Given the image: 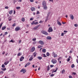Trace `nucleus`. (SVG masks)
Segmentation results:
<instances>
[{
    "instance_id": "37998d69",
    "label": "nucleus",
    "mask_w": 78,
    "mask_h": 78,
    "mask_svg": "<svg viewBox=\"0 0 78 78\" xmlns=\"http://www.w3.org/2000/svg\"><path fill=\"white\" fill-rule=\"evenodd\" d=\"M74 26L75 27H78V25L76 24L74 25Z\"/></svg>"
},
{
    "instance_id": "412c9836",
    "label": "nucleus",
    "mask_w": 78,
    "mask_h": 78,
    "mask_svg": "<svg viewBox=\"0 0 78 78\" xmlns=\"http://www.w3.org/2000/svg\"><path fill=\"white\" fill-rule=\"evenodd\" d=\"M43 46L41 45H39L38 46V48H41V47H43Z\"/></svg>"
},
{
    "instance_id": "393cba45",
    "label": "nucleus",
    "mask_w": 78,
    "mask_h": 78,
    "mask_svg": "<svg viewBox=\"0 0 78 78\" xmlns=\"http://www.w3.org/2000/svg\"><path fill=\"white\" fill-rule=\"evenodd\" d=\"M33 59V57H31L30 58H29V61H31V60H32Z\"/></svg>"
},
{
    "instance_id": "a878e982",
    "label": "nucleus",
    "mask_w": 78,
    "mask_h": 78,
    "mask_svg": "<svg viewBox=\"0 0 78 78\" xmlns=\"http://www.w3.org/2000/svg\"><path fill=\"white\" fill-rule=\"evenodd\" d=\"M51 12H49L47 15V18H48V16H49L50 15V14Z\"/></svg>"
},
{
    "instance_id": "4be33fe9",
    "label": "nucleus",
    "mask_w": 78,
    "mask_h": 78,
    "mask_svg": "<svg viewBox=\"0 0 78 78\" xmlns=\"http://www.w3.org/2000/svg\"><path fill=\"white\" fill-rule=\"evenodd\" d=\"M57 24H58V25H60V26H61V23L59 21L57 22Z\"/></svg>"
},
{
    "instance_id": "cd10ccee",
    "label": "nucleus",
    "mask_w": 78,
    "mask_h": 78,
    "mask_svg": "<svg viewBox=\"0 0 78 78\" xmlns=\"http://www.w3.org/2000/svg\"><path fill=\"white\" fill-rule=\"evenodd\" d=\"M33 55L34 57H36V56L37 54L36 53V52H35L34 53H33Z\"/></svg>"
},
{
    "instance_id": "79ce46f5",
    "label": "nucleus",
    "mask_w": 78,
    "mask_h": 78,
    "mask_svg": "<svg viewBox=\"0 0 78 78\" xmlns=\"http://www.w3.org/2000/svg\"><path fill=\"white\" fill-rule=\"evenodd\" d=\"M64 33H62L61 34V36H64Z\"/></svg>"
},
{
    "instance_id": "052dcab7",
    "label": "nucleus",
    "mask_w": 78,
    "mask_h": 78,
    "mask_svg": "<svg viewBox=\"0 0 78 78\" xmlns=\"http://www.w3.org/2000/svg\"><path fill=\"white\" fill-rule=\"evenodd\" d=\"M5 9H8V6H5Z\"/></svg>"
},
{
    "instance_id": "aec40b11",
    "label": "nucleus",
    "mask_w": 78,
    "mask_h": 78,
    "mask_svg": "<svg viewBox=\"0 0 78 78\" xmlns=\"http://www.w3.org/2000/svg\"><path fill=\"white\" fill-rule=\"evenodd\" d=\"M6 26H4V27H2V30H4L5 29H6Z\"/></svg>"
},
{
    "instance_id": "338daca9",
    "label": "nucleus",
    "mask_w": 78,
    "mask_h": 78,
    "mask_svg": "<svg viewBox=\"0 0 78 78\" xmlns=\"http://www.w3.org/2000/svg\"><path fill=\"white\" fill-rule=\"evenodd\" d=\"M76 62H77V63L78 64V59H76Z\"/></svg>"
},
{
    "instance_id": "58836bf2",
    "label": "nucleus",
    "mask_w": 78,
    "mask_h": 78,
    "mask_svg": "<svg viewBox=\"0 0 78 78\" xmlns=\"http://www.w3.org/2000/svg\"><path fill=\"white\" fill-rule=\"evenodd\" d=\"M20 7H16V9H20Z\"/></svg>"
},
{
    "instance_id": "c9c22d12",
    "label": "nucleus",
    "mask_w": 78,
    "mask_h": 78,
    "mask_svg": "<svg viewBox=\"0 0 78 78\" xmlns=\"http://www.w3.org/2000/svg\"><path fill=\"white\" fill-rule=\"evenodd\" d=\"M2 68H5V66L4 64H3L2 65Z\"/></svg>"
},
{
    "instance_id": "dca6fc26",
    "label": "nucleus",
    "mask_w": 78,
    "mask_h": 78,
    "mask_svg": "<svg viewBox=\"0 0 78 78\" xmlns=\"http://www.w3.org/2000/svg\"><path fill=\"white\" fill-rule=\"evenodd\" d=\"M37 59H38L39 60H41V59H42V58L41 57V56H38L37 57Z\"/></svg>"
},
{
    "instance_id": "a18cd8bd",
    "label": "nucleus",
    "mask_w": 78,
    "mask_h": 78,
    "mask_svg": "<svg viewBox=\"0 0 78 78\" xmlns=\"http://www.w3.org/2000/svg\"><path fill=\"white\" fill-rule=\"evenodd\" d=\"M62 59V57H60L58 58V60H60V59Z\"/></svg>"
},
{
    "instance_id": "5fc2aeb1",
    "label": "nucleus",
    "mask_w": 78,
    "mask_h": 78,
    "mask_svg": "<svg viewBox=\"0 0 78 78\" xmlns=\"http://www.w3.org/2000/svg\"><path fill=\"white\" fill-rule=\"evenodd\" d=\"M54 75H55L54 74H52L50 76H51V77L53 76Z\"/></svg>"
},
{
    "instance_id": "f257e3e1",
    "label": "nucleus",
    "mask_w": 78,
    "mask_h": 78,
    "mask_svg": "<svg viewBox=\"0 0 78 78\" xmlns=\"http://www.w3.org/2000/svg\"><path fill=\"white\" fill-rule=\"evenodd\" d=\"M51 61L53 64H56L57 62V60L55 59H52Z\"/></svg>"
},
{
    "instance_id": "f8f14e48",
    "label": "nucleus",
    "mask_w": 78,
    "mask_h": 78,
    "mask_svg": "<svg viewBox=\"0 0 78 78\" xmlns=\"http://www.w3.org/2000/svg\"><path fill=\"white\" fill-rule=\"evenodd\" d=\"M9 61H6V62H5L4 63V64L5 65H7V64H8V63H9Z\"/></svg>"
},
{
    "instance_id": "e2e57ef3",
    "label": "nucleus",
    "mask_w": 78,
    "mask_h": 78,
    "mask_svg": "<svg viewBox=\"0 0 78 78\" xmlns=\"http://www.w3.org/2000/svg\"><path fill=\"white\" fill-rule=\"evenodd\" d=\"M30 2H34V0H30Z\"/></svg>"
},
{
    "instance_id": "9d476101",
    "label": "nucleus",
    "mask_w": 78,
    "mask_h": 78,
    "mask_svg": "<svg viewBox=\"0 0 78 78\" xmlns=\"http://www.w3.org/2000/svg\"><path fill=\"white\" fill-rule=\"evenodd\" d=\"M43 6H46V2L45 1H43L42 3Z\"/></svg>"
},
{
    "instance_id": "c756f323",
    "label": "nucleus",
    "mask_w": 78,
    "mask_h": 78,
    "mask_svg": "<svg viewBox=\"0 0 78 78\" xmlns=\"http://www.w3.org/2000/svg\"><path fill=\"white\" fill-rule=\"evenodd\" d=\"M22 22H25V18H22Z\"/></svg>"
},
{
    "instance_id": "39448f33",
    "label": "nucleus",
    "mask_w": 78,
    "mask_h": 78,
    "mask_svg": "<svg viewBox=\"0 0 78 78\" xmlns=\"http://www.w3.org/2000/svg\"><path fill=\"white\" fill-rule=\"evenodd\" d=\"M20 72H23V73H25L26 72V70L24 69H23L21 70Z\"/></svg>"
},
{
    "instance_id": "13d9d810",
    "label": "nucleus",
    "mask_w": 78,
    "mask_h": 78,
    "mask_svg": "<svg viewBox=\"0 0 78 78\" xmlns=\"http://www.w3.org/2000/svg\"><path fill=\"white\" fill-rule=\"evenodd\" d=\"M6 70V68H4L3 70V71H5V70Z\"/></svg>"
},
{
    "instance_id": "c03bdc74",
    "label": "nucleus",
    "mask_w": 78,
    "mask_h": 78,
    "mask_svg": "<svg viewBox=\"0 0 78 78\" xmlns=\"http://www.w3.org/2000/svg\"><path fill=\"white\" fill-rule=\"evenodd\" d=\"M34 25H37L38 24V23L37 22H35Z\"/></svg>"
},
{
    "instance_id": "8fccbe9b",
    "label": "nucleus",
    "mask_w": 78,
    "mask_h": 78,
    "mask_svg": "<svg viewBox=\"0 0 78 78\" xmlns=\"http://www.w3.org/2000/svg\"><path fill=\"white\" fill-rule=\"evenodd\" d=\"M39 23H43V21L41 20L39 22Z\"/></svg>"
},
{
    "instance_id": "9b49d317",
    "label": "nucleus",
    "mask_w": 78,
    "mask_h": 78,
    "mask_svg": "<svg viewBox=\"0 0 78 78\" xmlns=\"http://www.w3.org/2000/svg\"><path fill=\"white\" fill-rule=\"evenodd\" d=\"M30 64V62L27 63L25 66V67H27V66H28Z\"/></svg>"
},
{
    "instance_id": "864d4df0",
    "label": "nucleus",
    "mask_w": 78,
    "mask_h": 78,
    "mask_svg": "<svg viewBox=\"0 0 78 78\" xmlns=\"http://www.w3.org/2000/svg\"><path fill=\"white\" fill-rule=\"evenodd\" d=\"M21 42H22V40H20L18 42L19 44H20V43H21Z\"/></svg>"
},
{
    "instance_id": "2f4dec72",
    "label": "nucleus",
    "mask_w": 78,
    "mask_h": 78,
    "mask_svg": "<svg viewBox=\"0 0 78 78\" xmlns=\"http://www.w3.org/2000/svg\"><path fill=\"white\" fill-rule=\"evenodd\" d=\"M36 38H33L32 39V41H36Z\"/></svg>"
},
{
    "instance_id": "423d86ee",
    "label": "nucleus",
    "mask_w": 78,
    "mask_h": 78,
    "mask_svg": "<svg viewBox=\"0 0 78 78\" xmlns=\"http://www.w3.org/2000/svg\"><path fill=\"white\" fill-rule=\"evenodd\" d=\"M34 50H35V48L34 47H33L30 50V52L33 53V51H34Z\"/></svg>"
},
{
    "instance_id": "603ef678",
    "label": "nucleus",
    "mask_w": 78,
    "mask_h": 78,
    "mask_svg": "<svg viewBox=\"0 0 78 78\" xmlns=\"http://www.w3.org/2000/svg\"><path fill=\"white\" fill-rule=\"evenodd\" d=\"M39 11H37L36 14H39Z\"/></svg>"
},
{
    "instance_id": "bb28decb",
    "label": "nucleus",
    "mask_w": 78,
    "mask_h": 78,
    "mask_svg": "<svg viewBox=\"0 0 78 78\" xmlns=\"http://www.w3.org/2000/svg\"><path fill=\"white\" fill-rule=\"evenodd\" d=\"M13 11V10H11L9 12V14H12V12Z\"/></svg>"
},
{
    "instance_id": "6e6552de",
    "label": "nucleus",
    "mask_w": 78,
    "mask_h": 78,
    "mask_svg": "<svg viewBox=\"0 0 78 78\" xmlns=\"http://www.w3.org/2000/svg\"><path fill=\"white\" fill-rule=\"evenodd\" d=\"M38 43L41 45L44 44V43L42 41H40L38 42Z\"/></svg>"
},
{
    "instance_id": "20e7f679",
    "label": "nucleus",
    "mask_w": 78,
    "mask_h": 78,
    "mask_svg": "<svg viewBox=\"0 0 78 78\" xmlns=\"http://www.w3.org/2000/svg\"><path fill=\"white\" fill-rule=\"evenodd\" d=\"M48 31L49 32V33H50V32H52V31H53V29H52V27H49Z\"/></svg>"
},
{
    "instance_id": "4d7b16f0",
    "label": "nucleus",
    "mask_w": 78,
    "mask_h": 78,
    "mask_svg": "<svg viewBox=\"0 0 78 78\" xmlns=\"http://www.w3.org/2000/svg\"><path fill=\"white\" fill-rule=\"evenodd\" d=\"M15 25H16V24L14 23L12 25V27H15Z\"/></svg>"
},
{
    "instance_id": "0eeeda50",
    "label": "nucleus",
    "mask_w": 78,
    "mask_h": 78,
    "mask_svg": "<svg viewBox=\"0 0 78 78\" xmlns=\"http://www.w3.org/2000/svg\"><path fill=\"white\" fill-rule=\"evenodd\" d=\"M52 56H53V57H54V58H56V57H57V54H55V53L53 52L52 53Z\"/></svg>"
},
{
    "instance_id": "2eb2a0df",
    "label": "nucleus",
    "mask_w": 78,
    "mask_h": 78,
    "mask_svg": "<svg viewBox=\"0 0 78 78\" xmlns=\"http://www.w3.org/2000/svg\"><path fill=\"white\" fill-rule=\"evenodd\" d=\"M41 56H43V57H44V58H45L47 57V56H46L45 54H42Z\"/></svg>"
},
{
    "instance_id": "09e8293b",
    "label": "nucleus",
    "mask_w": 78,
    "mask_h": 78,
    "mask_svg": "<svg viewBox=\"0 0 78 78\" xmlns=\"http://www.w3.org/2000/svg\"><path fill=\"white\" fill-rule=\"evenodd\" d=\"M58 68H56L55 70V71L56 72H57V70H58Z\"/></svg>"
},
{
    "instance_id": "6ab92c4d",
    "label": "nucleus",
    "mask_w": 78,
    "mask_h": 78,
    "mask_svg": "<svg viewBox=\"0 0 78 78\" xmlns=\"http://www.w3.org/2000/svg\"><path fill=\"white\" fill-rule=\"evenodd\" d=\"M47 39H49V40H51V37L50 36H48L47 37Z\"/></svg>"
},
{
    "instance_id": "a211bd4d",
    "label": "nucleus",
    "mask_w": 78,
    "mask_h": 78,
    "mask_svg": "<svg viewBox=\"0 0 78 78\" xmlns=\"http://www.w3.org/2000/svg\"><path fill=\"white\" fill-rule=\"evenodd\" d=\"M31 10L32 11H35V9L34 7H32L31 8Z\"/></svg>"
},
{
    "instance_id": "ddd939ff",
    "label": "nucleus",
    "mask_w": 78,
    "mask_h": 78,
    "mask_svg": "<svg viewBox=\"0 0 78 78\" xmlns=\"http://www.w3.org/2000/svg\"><path fill=\"white\" fill-rule=\"evenodd\" d=\"M40 26V25H39L36 26V27H34V29H37V28H38V27H39Z\"/></svg>"
},
{
    "instance_id": "ea45409f",
    "label": "nucleus",
    "mask_w": 78,
    "mask_h": 78,
    "mask_svg": "<svg viewBox=\"0 0 78 78\" xmlns=\"http://www.w3.org/2000/svg\"><path fill=\"white\" fill-rule=\"evenodd\" d=\"M10 42H12V43H14V41H13V40H12L10 41Z\"/></svg>"
},
{
    "instance_id": "1a4fd4ad",
    "label": "nucleus",
    "mask_w": 78,
    "mask_h": 78,
    "mask_svg": "<svg viewBox=\"0 0 78 78\" xmlns=\"http://www.w3.org/2000/svg\"><path fill=\"white\" fill-rule=\"evenodd\" d=\"M70 18L72 19V20H73L74 19V16L72 14L70 15Z\"/></svg>"
},
{
    "instance_id": "f03ea898",
    "label": "nucleus",
    "mask_w": 78,
    "mask_h": 78,
    "mask_svg": "<svg viewBox=\"0 0 78 78\" xmlns=\"http://www.w3.org/2000/svg\"><path fill=\"white\" fill-rule=\"evenodd\" d=\"M21 30L20 27L18 26L16 27L15 28V31H19V30Z\"/></svg>"
},
{
    "instance_id": "f3484780",
    "label": "nucleus",
    "mask_w": 78,
    "mask_h": 78,
    "mask_svg": "<svg viewBox=\"0 0 78 78\" xmlns=\"http://www.w3.org/2000/svg\"><path fill=\"white\" fill-rule=\"evenodd\" d=\"M42 51L43 53H45L46 52V49H43L42 50Z\"/></svg>"
},
{
    "instance_id": "774afa93",
    "label": "nucleus",
    "mask_w": 78,
    "mask_h": 78,
    "mask_svg": "<svg viewBox=\"0 0 78 78\" xmlns=\"http://www.w3.org/2000/svg\"><path fill=\"white\" fill-rule=\"evenodd\" d=\"M14 14H16V11L15 10H14Z\"/></svg>"
},
{
    "instance_id": "5701e85b",
    "label": "nucleus",
    "mask_w": 78,
    "mask_h": 78,
    "mask_svg": "<svg viewBox=\"0 0 78 78\" xmlns=\"http://www.w3.org/2000/svg\"><path fill=\"white\" fill-rule=\"evenodd\" d=\"M44 7V9H47V7L45 6H43Z\"/></svg>"
},
{
    "instance_id": "69168bd1",
    "label": "nucleus",
    "mask_w": 78,
    "mask_h": 78,
    "mask_svg": "<svg viewBox=\"0 0 78 78\" xmlns=\"http://www.w3.org/2000/svg\"><path fill=\"white\" fill-rule=\"evenodd\" d=\"M54 72H56V71H52V73H54Z\"/></svg>"
},
{
    "instance_id": "0e129e2a",
    "label": "nucleus",
    "mask_w": 78,
    "mask_h": 78,
    "mask_svg": "<svg viewBox=\"0 0 78 78\" xmlns=\"http://www.w3.org/2000/svg\"><path fill=\"white\" fill-rule=\"evenodd\" d=\"M48 20V18L47 17V18H46V20H45V22H47V20Z\"/></svg>"
},
{
    "instance_id": "de8ad7c7",
    "label": "nucleus",
    "mask_w": 78,
    "mask_h": 78,
    "mask_svg": "<svg viewBox=\"0 0 78 78\" xmlns=\"http://www.w3.org/2000/svg\"><path fill=\"white\" fill-rule=\"evenodd\" d=\"M33 19H34V18H31L30 19V20H33Z\"/></svg>"
},
{
    "instance_id": "6e6d98bb",
    "label": "nucleus",
    "mask_w": 78,
    "mask_h": 78,
    "mask_svg": "<svg viewBox=\"0 0 78 78\" xmlns=\"http://www.w3.org/2000/svg\"><path fill=\"white\" fill-rule=\"evenodd\" d=\"M70 58H68L67 59V61H68V62H69V61H70Z\"/></svg>"
},
{
    "instance_id": "a19ab883",
    "label": "nucleus",
    "mask_w": 78,
    "mask_h": 78,
    "mask_svg": "<svg viewBox=\"0 0 78 78\" xmlns=\"http://www.w3.org/2000/svg\"><path fill=\"white\" fill-rule=\"evenodd\" d=\"M3 72L2 71L0 72V74H3Z\"/></svg>"
},
{
    "instance_id": "bf43d9fd",
    "label": "nucleus",
    "mask_w": 78,
    "mask_h": 78,
    "mask_svg": "<svg viewBox=\"0 0 78 78\" xmlns=\"http://www.w3.org/2000/svg\"><path fill=\"white\" fill-rule=\"evenodd\" d=\"M63 32H64V33H67L68 31H66V30H64L63 31Z\"/></svg>"
},
{
    "instance_id": "7c9ffc66",
    "label": "nucleus",
    "mask_w": 78,
    "mask_h": 78,
    "mask_svg": "<svg viewBox=\"0 0 78 78\" xmlns=\"http://www.w3.org/2000/svg\"><path fill=\"white\" fill-rule=\"evenodd\" d=\"M65 72V70L64 69H63L62 71V73H64Z\"/></svg>"
},
{
    "instance_id": "72a5a7b5",
    "label": "nucleus",
    "mask_w": 78,
    "mask_h": 78,
    "mask_svg": "<svg viewBox=\"0 0 78 78\" xmlns=\"http://www.w3.org/2000/svg\"><path fill=\"white\" fill-rule=\"evenodd\" d=\"M47 70L48 71H49V70H50V67H49V66H48V68L47 69Z\"/></svg>"
},
{
    "instance_id": "e433bc0d",
    "label": "nucleus",
    "mask_w": 78,
    "mask_h": 78,
    "mask_svg": "<svg viewBox=\"0 0 78 78\" xmlns=\"http://www.w3.org/2000/svg\"><path fill=\"white\" fill-rule=\"evenodd\" d=\"M49 55H50V54L49 53L47 52V56H49Z\"/></svg>"
},
{
    "instance_id": "3c124183",
    "label": "nucleus",
    "mask_w": 78,
    "mask_h": 78,
    "mask_svg": "<svg viewBox=\"0 0 78 78\" xmlns=\"http://www.w3.org/2000/svg\"><path fill=\"white\" fill-rule=\"evenodd\" d=\"M8 34V32H5V35H6V34Z\"/></svg>"
},
{
    "instance_id": "473e14b6",
    "label": "nucleus",
    "mask_w": 78,
    "mask_h": 78,
    "mask_svg": "<svg viewBox=\"0 0 78 78\" xmlns=\"http://www.w3.org/2000/svg\"><path fill=\"white\" fill-rule=\"evenodd\" d=\"M35 23V21H34L32 23H31V25H33L34 24V23Z\"/></svg>"
},
{
    "instance_id": "4468645a",
    "label": "nucleus",
    "mask_w": 78,
    "mask_h": 78,
    "mask_svg": "<svg viewBox=\"0 0 78 78\" xmlns=\"http://www.w3.org/2000/svg\"><path fill=\"white\" fill-rule=\"evenodd\" d=\"M24 59V57H21V58L20 59V61H23Z\"/></svg>"
},
{
    "instance_id": "7ed1b4c3",
    "label": "nucleus",
    "mask_w": 78,
    "mask_h": 78,
    "mask_svg": "<svg viewBox=\"0 0 78 78\" xmlns=\"http://www.w3.org/2000/svg\"><path fill=\"white\" fill-rule=\"evenodd\" d=\"M41 33L45 35H48V33H47V32L45 30H42L41 32Z\"/></svg>"
},
{
    "instance_id": "4c0bfd02",
    "label": "nucleus",
    "mask_w": 78,
    "mask_h": 78,
    "mask_svg": "<svg viewBox=\"0 0 78 78\" xmlns=\"http://www.w3.org/2000/svg\"><path fill=\"white\" fill-rule=\"evenodd\" d=\"M76 74V73L75 72H73L72 73V75H75Z\"/></svg>"
},
{
    "instance_id": "f704fd0d",
    "label": "nucleus",
    "mask_w": 78,
    "mask_h": 78,
    "mask_svg": "<svg viewBox=\"0 0 78 78\" xmlns=\"http://www.w3.org/2000/svg\"><path fill=\"white\" fill-rule=\"evenodd\" d=\"M75 67V65H74V64H73L71 66V67L72 68H73Z\"/></svg>"
},
{
    "instance_id": "680f3d73",
    "label": "nucleus",
    "mask_w": 78,
    "mask_h": 78,
    "mask_svg": "<svg viewBox=\"0 0 78 78\" xmlns=\"http://www.w3.org/2000/svg\"><path fill=\"white\" fill-rule=\"evenodd\" d=\"M50 66L51 67H54V65H51Z\"/></svg>"
},
{
    "instance_id": "49530a36",
    "label": "nucleus",
    "mask_w": 78,
    "mask_h": 78,
    "mask_svg": "<svg viewBox=\"0 0 78 78\" xmlns=\"http://www.w3.org/2000/svg\"><path fill=\"white\" fill-rule=\"evenodd\" d=\"M69 78H73V77H72V76L70 75L69 76Z\"/></svg>"
},
{
    "instance_id": "c85d7f7f",
    "label": "nucleus",
    "mask_w": 78,
    "mask_h": 78,
    "mask_svg": "<svg viewBox=\"0 0 78 78\" xmlns=\"http://www.w3.org/2000/svg\"><path fill=\"white\" fill-rule=\"evenodd\" d=\"M2 25H3V23H1L0 24V29H1V28L2 27Z\"/></svg>"
},
{
    "instance_id": "b1692460",
    "label": "nucleus",
    "mask_w": 78,
    "mask_h": 78,
    "mask_svg": "<svg viewBox=\"0 0 78 78\" xmlns=\"http://www.w3.org/2000/svg\"><path fill=\"white\" fill-rule=\"evenodd\" d=\"M21 55H22V53H21L20 52H19L17 54V56H21Z\"/></svg>"
}]
</instances>
